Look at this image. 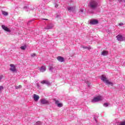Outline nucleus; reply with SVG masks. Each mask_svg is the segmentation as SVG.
Returning a JSON list of instances; mask_svg holds the SVG:
<instances>
[{"instance_id": "obj_34", "label": "nucleus", "mask_w": 125, "mask_h": 125, "mask_svg": "<svg viewBox=\"0 0 125 125\" xmlns=\"http://www.w3.org/2000/svg\"><path fill=\"white\" fill-rule=\"evenodd\" d=\"M37 87H40V84L39 83H37Z\"/></svg>"}, {"instance_id": "obj_26", "label": "nucleus", "mask_w": 125, "mask_h": 125, "mask_svg": "<svg viewBox=\"0 0 125 125\" xmlns=\"http://www.w3.org/2000/svg\"><path fill=\"white\" fill-rule=\"evenodd\" d=\"M104 107H108V103H104Z\"/></svg>"}, {"instance_id": "obj_18", "label": "nucleus", "mask_w": 125, "mask_h": 125, "mask_svg": "<svg viewBox=\"0 0 125 125\" xmlns=\"http://www.w3.org/2000/svg\"><path fill=\"white\" fill-rule=\"evenodd\" d=\"M53 70H54V67H53L52 66H50L49 67V70L50 72H53Z\"/></svg>"}, {"instance_id": "obj_8", "label": "nucleus", "mask_w": 125, "mask_h": 125, "mask_svg": "<svg viewBox=\"0 0 125 125\" xmlns=\"http://www.w3.org/2000/svg\"><path fill=\"white\" fill-rule=\"evenodd\" d=\"M1 27L3 30H4V31H6V32H8V33H10V32H11V31H10V30L7 28V26H5V25H1Z\"/></svg>"}, {"instance_id": "obj_9", "label": "nucleus", "mask_w": 125, "mask_h": 125, "mask_svg": "<svg viewBox=\"0 0 125 125\" xmlns=\"http://www.w3.org/2000/svg\"><path fill=\"white\" fill-rule=\"evenodd\" d=\"M116 38L119 42L124 41V37L122 35H118L116 36Z\"/></svg>"}, {"instance_id": "obj_30", "label": "nucleus", "mask_w": 125, "mask_h": 125, "mask_svg": "<svg viewBox=\"0 0 125 125\" xmlns=\"http://www.w3.org/2000/svg\"><path fill=\"white\" fill-rule=\"evenodd\" d=\"M2 78H3V75H0V82L2 80Z\"/></svg>"}, {"instance_id": "obj_4", "label": "nucleus", "mask_w": 125, "mask_h": 125, "mask_svg": "<svg viewBox=\"0 0 125 125\" xmlns=\"http://www.w3.org/2000/svg\"><path fill=\"white\" fill-rule=\"evenodd\" d=\"M10 66L11 67V68H10V71H11L12 72H13V73L17 72V70H16V67L15 66V65H14V64H10Z\"/></svg>"}, {"instance_id": "obj_17", "label": "nucleus", "mask_w": 125, "mask_h": 125, "mask_svg": "<svg viewBox=\"0 0 125 125\" xmlns=\"http://www.w3.org/2000/svg\"><path fill=\"white\" fill-rule=\"evenodd\" d=\"M81 47H82V48H84V49H88V50L91 49L90 47L82 46H81Z\"/></svg>"}, {"instance_id": "obj_31", "label": "nucleus", "mask_w": 125, "mask_h": 125, "mask_svg": "<svg viewBox=\"0 0 125 125\" xmlns=\"http://www.w3.org/2000/svg\"><path fill=\"white\" fill-rule=\"evenodd\" d=\"M2 89H3V86H0V91L1 90H2Z\"/></svg>"}, {"instance_id": "obj_37", "label": "nucleus", "mask_w": 125, "mask_h": 125, "mask_svg": "<svg viewBox=\"0 0 125 125\" xmlns=\"http://www.w3.org/2000/svg\"><path fill=\"white\" fill-rule=\"evenodd\" d=\"M55 7H58V5L57 4L55 5Z\"/></svg>"}, {"instance_id": "obj_33", "label": "nucleus", "mask_w": 125, "mask_h": 125, "mask_svg": "<svg viewBox=\"0 0 125 125\" xmlns=\"http://www.w3.org/2000/svg\"><path fill=\"white\" fill-rule=\"evenodd\" d=\"M94 120L95 121L96 123H97V120H96V117H94Z\"/></svg>"}, {"instance_id": "obj_16", "label": "nucleus", "mask_w": 125, "mask_h": 125, "mask_svg": "<svg viewBox=\"0 0 125 125\" xmlns=\"http://www.w3.org/2000/svg\"><path fill=\"white\" fill-rule=\"evenodd\" d=\"M2 14L4 15V16H6L8 15V13L7 12H6L5 11H2Z\"/></svg>"}, {"instance_id": "obj_32", "label": "nucleus", "mask_w": 125, "mask_h": 125, "mask_svg": "<svg viewBox=\"0 0 125 125\" xmlns=\"http://www.w3.org/2000/svg\"><path fill=\"white\" fill-rule=\"evenodd\" d=\"M119 26H124V23L121 22L119 24Z\"/></svg>"}, {"instance_id": "obj_39", "label": "nucleus", "mask_w": 125, "mask_h": 125, "mask_svg": "<svg viewBox=\"0 0 125 125\" xmlns=\"http://www.w3.org/2000/svg\"><path fill=\"white\" fill-rule=\"evenodd\" d=\"M91 13H94V12H93V11H92V12H91Z\"/></svg>"}, {"instance_id": "obj_11", "label": "nucleus", "mask_w": 125, "mask_h": 125, "mask_svg": "<svg viewBox=\"0 0 125 125\" xmlns=\"http://www.w3.org/2000/svg\"><path fill=\"white\" fill-rule=\"evenodd\" d=\"M33 98L34 100V101L37 102L39 101V99H40V96L38 95L34 94L33 96Z\"/></svg>"}, {"instance_id": "obj_38", "label": "nucleus", "mask_w": 125, "mask_h": 125, "mask_svg": "<svg viewBox=\"0 0 125 125\" xmlns=\"http://www.w3.org/2000/svg\"><path fill=\"white\" fill-rule=\"evenodd\" d=\"M31 22H32V21H28V23H31Z\"/></svg>"}, {"instance_id": "obj_13", "label": "nucleus", "mask_w": 125, "mask_h": 125, "mask_svg": "<svg viewBox=\"0 0 125 125\" xmlns=\"http://www.w3.org/2000/svg\"><path fill=\"white\" fill-rule=\"evenodd\" d=\"M46 70V67L44 66H42L40 68V72H42V73H43V72H45Z\"/></svg>"}, {"instance_id": "obj_5", "label": "nucleus", "mask_w": 125, "mask_h": 125, "mask_svg": "<svg viewBox=\"0 0 125 125\" xmlns=\"http://www.w3.org/2000/svg\"><path fill=\"white\" fill-rule=\"evenodd\" d=\"M41 104L44 105L45 104H49V101L46 100L45 99H42L40 100Z\"/></svg>"}, {"instance_id": "obj_24", "label": "nucleus", "mask_w": 125, "mask_h": 125, "mask_svg": "<svg viewBox=\"0 0 125 125\" xmlns=\"http://www.w3.org/2000/svg\"><path fill=\"white\" fill-rule=\"evenodd\" d=\"M57 106L60 108V107H62L63 106V104H61V103H59L57 104Z\"/></svg>"}, {"instance_id": "obj_36", "label": "nucleus", "mask_w": 125, "mask_h": 125, "mask_svg": "<svg viewBox=\"0 0 125 125\" xmlns=\"http://www.w3.org/2000/svg\"><path fill=\"white\" fill-rule=\"evenodd\" d=\"M42 20H46V21H47V20H48V19H42Z\"/></svg>"}, {"instance_id": "obj_23", "label": "nucleus", "mask_w": 125, "mask_h": 125, "mask_svg": "<svg viewBox=\"0 0 125 125\" xmlns=\"http://www.w3.org/2000/svg\"><path fill=\"white\" fill-rule=\"evenodd\" d=\"M22 88V85H19V86H16V89H18V88Z\"/></svg>"}, {"instance_id": "obj_15", "label": "nucleus", "mask_w": 125, "mask_h": 125, "mask_svg": "<svg viewBox=\"0 0 125 125\" xmlns=\"http://www.w3.org/2000/svg\"><path fill=\"white\" fill-rule=\"evenodd\" d=\"M102 55H103L104 56H105L106 55H108V51H103L102 53Z\"/></svg>"}, {"instance_id": "obj_6", "label": "nucleus", "mask_w": 125, "mask_h": 125, "mask_svg": "<svg viewBox=\"0 0 125 125\" xmlns=\"http://www.w3.org/2000/svg\"><path fill=\"white\" fill-rule=\"evenodd\" d=\"M67 10L69 12H74L75 9H76V7L74 6H69L67 7Z\"/></svg>"}, {"instance_id": "obj_20", "label": "nucleus", "mask_w": 125, "mask_h": 125, "mask_svg": "<svg viewBox=\"0 0 125 125\" xmlns=\"http://www.w3.org/2000/svg\"><path fill=\"white\" fill-rule=\"evenodd\" d=\"M26 47H27V46H26V45L21 46V48L22 49V50H25V49H26Z\"/></svg>"}, {"instance_id": "obj_21", "label": "nucleus", "mask_w": 125, "mask_h": 125, "mask_svg": "<svg viewBox=\"0 0 125 125\" xmlns=\"http://www.w3.org/2000/svg\"><path fill=\"white\" fill-rule=\"evenodd\" d=\"M54 101H55V104L56 105H58V104H59V101H58V100H56V99H54Z\"/></svg>"}, {"instance_id": "obj_3", "label": "nucleus", "mask_w": 125, "mask_h": 125, "mask_svg": "<svg viewBox=\"0 0 125 125\" xmlns=\"http://www.w3.org/2000/svg\"><path fill=\"white\" fill-rule=\"evenodd\" d=\"M101 100H102V96H98L94 97L91 102H92V103H95L96 102H99V101H101Z\"/></svg>"}, {"instance_id": "obj_10", "label": "nucleus", "mask_w": 125, "mask_h": 125, "mask_svg": "<svg viewBox=\"0 0 125 125\" xmlns=\"http://www.w3.org/2000/svg\"><path fill=\"white\" fill-rule=\"evenodd\" d=\"M41 83L42 84H46L47 85H50V83L49 82V81H48L47 80H43Z\"/></svg>"}, {"instance_id": "obj_28", "label": "nucleus", "mask_w": 125, "mask_h": 125, "mask_svg": "<svg viewBox=\"0 0 125 125\" xmlns=\"http://www.w3.org/2000/svg\"><path fill=\"white\" fill-rule=\"evenodd\" d=\"M85 83L87 84L88 86L89 87V86H90V83H89L88 81H86Z\"/></svg>"}, {"instance_id": "obj_29", "label": "nucleus", "mask_w": 125, "mask_h": 125, "mask_svg": "<svg viewBox=\"0 0 125 125\" xmlns=\"http://www.w3.org/2000/svg\"><path fill=\"white\" fill-rule=\"evenodd\" d=\"M31 57H35L36 54H35V53L31 54Z\"/></svg>"}, {"instance_id": "obj_25", "label": "nucleus", "mask_w": 125, "mask_h": 125, "mask_svg": "<svg viewBox=\"0 0 125 125\" xmlns=\"http://www.w3.org/2000/svg\"><path fill=\"white\" fill-rule=\"evenodd\" d=\"M42 125V122L40 121H38L36 123V125Z\"/></svg>"}, {"instance_id": "obj_1", "label": "nucleus", "mask_w": 125, "mask_h": 125, "mask_svg": "<svg viewBox=\"0 0 125 125\" xmlns=\"http://www.w3.org/2000/svg\"><path fill=\"white\" fill-rule=\"evenodd\" d=\"M88 6L92 10H95L98 7V1L96 0H91Z\"/></svg>"}, {"instance_id": "obj_2", "label": "nucleus", "mask_w": 125, "mask_h": 125, "mask_svg": "<svg viewBox=\"0 0 125 125\" xmlns=\"http://www.w3.org/2000/svg\"><path fill=\"white\" fill-rule=\"evenodd\" d=\"M101 80L104 83H105V84H106L107 85H111V86H113V85H114L113 83L109 81V80H108L107 77H106V76H105L104 75H102L101 76Z\"/></svg>"}, {"instance_id": "obj_7", "label": "nucleus", "mask_w": 125, "mask_h": 125, "mask_svg": "<svg viewBox=\"0 0 125 125\" xmlns=\"http://www.w3.org/2000/svg\"><path fill=\"white\" fill-rule=\"evenodd\" d=\"M99 21H97V20H91L90 21V25H97V24H98Z\"/></svg>"}, {"instance_id": "obj_19", "label": "nucleus", "mask_w": 125, "mask_h": 125, "mask_svg": "<svg viewBox=\"0 0 125 125\" xmlns=\"http://www.w3.org/2000/svg\"><path fill=\"white\" fill-rule=\"evenodd\" d=\"M29 5L27 6H25L23 7V9H25V10H26V11H29Z\"/></svg>"}, {"instance_id": "obj_27", "label": "nucleus", "mask_w": 125, "mask_h": 125, "mask_svg": "<svg viewBox=\"0 0 125 125\" xmlns=\"http://www.w3.org/2000/svg\"><path fill=\"white\" fill-rule=\"evenodd\" d=\"M83 13V10L82 9H81L80 11H79V13L80 14H82V13Z\"/></svg>"}, {"instance_id": "obj_35", "label": "nucleus", "mask_w": 125, "mask_h": 125, "mask_svg": "<svg viewBox=\"0 0 125 125\" xmlns=\"http://www.w3.org/2000/svg\"><path fill=\"white\" fill-rule=\"evenodd\" d=\"M118 1L119 2H122V1H124V0H118Z\"/></svg>"}, {"instance_id": "obj_14", "label": "nucleus", "mask_w": 125, "mask_h": 125, "mask_svg": "<svg viewBox=\"0 0 125 125\" xmlns=\"http://www.w3.org/2000/svg\"><path fill=\"white\" fill-rule=\"evenodd\" d=\"M53 28V26L52 25H48L47 27L45 28L46 30H50V29H52Z\"/></svg>"}, {"instance_id": "obj_22", "label": "nucleus", "mask_w": 125, "mask_h": 125, "mask_svg": "<svg viewBox=\"0 0 125 125\" xmlns=\"http://www.w3.org/2000/svg\"><path fill=\"white\" fill-rule=\"evenodd\" d=\"M118 125H125V121L120 122L119 124H118Z\"/></svg>"}, {"instance_id": "obj_12", "label": "nucleus", "mask_w": 125, "mask_h": 125, "mask_svg": "<svg viewBox=\"0 0 125 125\" xmlns=\"http://www.w3.org/2000/svg\"><path fill=\"white\" fill-rule=\"evenodd\" d=\"M57 59L58 61H59V62H64V58L61 56H58L57 58Z\"/></svg>"}]
</instances>
